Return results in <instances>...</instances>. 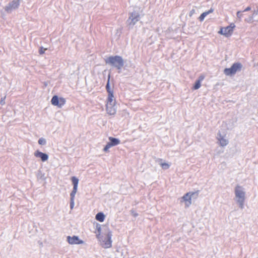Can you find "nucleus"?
Here are the masks:
<instances>
[{"instance_id":"f257e3e1","label":"nucleus","mask_w":258,"mask_h":258,"mask_svg":"<svg viewBox=\"0 0 258 258\" xmlns=\"http://www.w3.org/2000/svg\"><path fill=\"white\" fill-rule=\"evenodd\" d=\"M106 63L120 70L124 64V61L121 56L116 55L108 57L106 59Z\"/></svg>"},{"instance_id":"f03ea898","label":"nucleus","mask_w":258,"mask_h":258,"mask_svg":"<svg viewBox=\"0 0 258 258\" xmlns=\"http://www.w3.org/2000/svg\"><path fill=\"white\" fill-rule=\"evenodd\" d=\"M111 232L107 231L104 236L100 232L97 235V238L101 242V245L104 248H109L111 246Z\"/></svg>"},{"instance_id":"7ed1b4c3","label":"nucleus","mask_w":258,"mask_h":258,"mask_svg":"<svg viewBox=\"0 0 258 258\" xmlns=\"http://www.w3.org/2000/svg\"><path fill=\"white\" fill-rule=\"evenodd\" d=\"M242 64L240 63H234L230 68H226L224 70V73L226 76H232L241 70Z\"/></svg>"},{"instance_id":"20e7f679","label":"nucleus","mask_w":258,"mask_h":258,"mask_svg":"<svg viewBox=\"0 0 258 258\" xmlns=\"http://www.w3.org/2000/svg\"><path fill=\"white\" fill-rule=\"evenodd\" d=\"M140 15L138 12H134L130 14V16L127 20V25L130 27H133L135 24L139 21Z\"/></svg>"},{"instance_id":"39448f33","label":"nucleus","mask_w":258,"mask_h":258,"mask_svg":"<svg viewBox=\"0 0 258 258\" xmlns=\"http://www.w3.org/2000/svg\"><path fill=\"white\" fill-rule=\"evenodd\" d=\"M20 5V1L19 0H14L11 2L9 3L6 7H5V10L6 12L8 13H11L13 11L17 9Z\"/></svg>"},{"instance_id":"423d86ee","label":"nucleus","mask_w":258,"mask_h":258,"mask_svg":"<svg viewBox=\"0 0 258 258\" xmlns=\"http://www.w3.org/2000/svg\"><path fill=\"white\" fill-rule=\"evenodd\" d=\"M235 27L234 24H230V26H227L225 28H222L219 33L226 36L230 35L233 31V28Z\"/></svg>"},{"instance_id":"0eeeda50","label":"nucleus","mask_w":258,"mask_h":258,"mask_svg":"<svg viewBox=\"0 0 258 258\" xmlns=\"http://www.w3.org/2000/svg\"><path fill=\"white\" fill-rule=\"evenodd\" d=\"M217 139L219 145L222 147L226 146L228 144V141L226 138L225 135H222L220 133L218 134Z\"/></svg>"},{"instance_id":"6e6552de","label":"nucleus","mask_w":258,"mask_h":258,"mask_svg":"<svg viewBox=\"0 0 258 258\" xmlns=\"http://www.w3.org/2000/svg\"><path fill=\"white\" fill-rule=\"evenodd\" d=\"M67 241L70 244H79L83 243V241L80 239L77 236H73L72 237L68 236L67 237Z\"/></svg>"},{"instance_id":"1a4fd4ad","label":"nucleus","mask_w":258,"mask_h":258,"mask_svg":"<svg viewBox=\"0 0 258 258\" xmlns=\"http://www.w3.org/2000/svg\"><path fill=\"white\" fill-rule=\"evenodd\" d=\"M106 110L107 113L110 115H114L116 112V109L115 104H106Z\"/></svg>"},{"instance_id":"9d476101","label":"nucleus","mask_w":258,"mask_h":258,"mask_svg":"<svg viewBox=\"0 0 258 258\" xmlns=\"http://www.w3.org/2000/svg\"><path fill=\"white\" fill-rule=\"evenodd\" d=\"M34 155L35 157L37 158H40L42 161L45 162L47 161L48 159V156L45 153H43L41 152H40L38 150H37L34 153Z\"/></svg>"},{"instance_id":"9b49d317","label":"nucleus","mask_w":258,"mask_h":258,"mask_svg":"<svg viewBox=\"0 0 258 258\" xmlns=\"http://www.w3.org/2000/svg\"><path fill=\"white\" fill-rule=\"evenodd\" d=\"M182 202L185 203L186 207L191 204V197L189 195H185L182 198Z\"/></svg>"},{"instance_id":"f8f14e48","label":"nucleus","mask_w":258,"mask_h":258,"mask_svg":"<svg viewBox=\"0 0 258 258\" xmlns=\"http://www.w3.org/2000/svg\"><path fill=\"white\" fill-rule=\"evenodd\" d=\"M72 181L74 185V187L71 194H76L77 191L79 179L77 177L73 176L72 178Z\"/></svg>"},{"instance_id":"ddd939ff","label":"nucleus","mask_w":258,"mask_h":258,"mask_svg":"<svg viewBox=\"0 0 258 258\" xmlns=\"http://www.w3.org/2000/svg\"><path fill=\"white\" fill-rule=\"evenodd\" d=\"M213 11L214 9L211 8L209 11L203 13L199 18V20L201 22L203 21L208 15L213 13Z\"/></svg>"},{"instance_id":"4468645a","label":"nucleus","mask_w":258,"mask_h":258,"mask_svg":"<svg viewBox=\"0 0 258 258\" xmlns=\"http://www.w3.org/2000/svg\"><path fill=\"white\" fill-rule=\"evenodd\" d=\"M115 101L114 99L113 92H109V94H108V95L107 101L106 104H115Z\"/></svg>"},{"instance_id":"2eb2a0df","label":"nucleus","mask_w":258,"mask_h":258,"mask_svg":"<svg viewBox=\"0 0 258 258\" xmlns=\"http://www.w3.org/2000/svg\"><path fill=\"white\" fill-rule=\"evenodd\" d=\"M108 139L109 140L110 143H111V144H112V145H113V146H116L119 144L120 143V140L116 138H114L113 137H109Z\"/></svg>"},{"instance_id":"dca6fc26","label":"nucleus","mask_w":258,"mask_h":258,"mask_svg":"<svg viewBox=\"0 0 258 258\" xmlns=\"http://www.w3.org/2000/svg\"><path fill=\"white\" fill-rule=\"evenodd\" d=\"M158 162L159 164L164 170L168 169L170 166V163L167 162H163L161 159L159 160Z\"/></svg>"},{"instance_id":"f3484780","label":"nucleus","mask_w":258,"mask_h":258,"mask_svg":"<svg viewBox=\"0 0 258 258\" xmlns=\"http://www.w3.org/2000/svg\"><path fill=\"white\" fill-rule=\"evenodd\" d=\"M105 216L102 213H98L96 215V219L100 222H103L104 220Z\"/></svg>"},{"instance_id":"a211bd4d","label":"nucleus","mask_w":258,"mask_h":258,"mask_svg":"<svg viewBox=\"0 0 258 258\" xmlns=\"http://www.w3.org/2000/svg\"><path fill=\"white\" fill-rule=\"evenodd\" d=\"M52 105L57 106L58 105L59 98L57 96H54L51 100Z\"/></svg>"},{"instance_id":"6ab92c4d","label":"nucleus","mask_w":258,"mask_h":258,"mask_svg":"<svg viewBox=\"0 0 258 258\" xmlns=\"http://www.w3.org/2000/svg\"><path fill=\"white\" fill-rule=\"evenodd\" d=\"M235 194H244L245 191L242 187L237 186L235 188Z\"/></svg>"},{"instance_id":"aec40b11","label":"nucleus","mask_w":258,"mask_h":258,"mask_svg":"<svg viewBox=\"0 0 258 258\" xmlns=\"http://www.w3.org/2000/svg\"><path fill=\"white\" fill-rule=\"evenodd\" d=\"M201 86V83L200 82V81L197 80L194 86L193 89L195 90H197L200 88Z\"/></svg>"},{"instance_id":"412c9836","label":"nucleus","mask_w":258,"mask_h":258,"mask_svg":"<svg viewBox=\"0 0 258 258\" xmlns=\"http://www.w3.org/2000/svg\"><path fill=\"white\" fill-rule=\"evenodd\" d=\"M66 103V100L63 98H59V102L58 105H57L58 107H61L62 106H63Z\"/></svg>"},{"instance_id":"4be33fe9","label":"nucleus","mask_w":258,"mask_h":258,"mask_svg":"<svg viewBox=\"0 0 258 258\" xmlns=\"http://www.w3.org/2000/svg\"><path fill=\"white\" fill-rule=\"evenodd\" d=\"M113 147V145H112V144H111V143L109 142H108L107 145H106V146L104 147L103 150L105 152H107L109 150V148H110L111 147Z\"/></svg>"},{"instance_id":"5701e85b","label":"nucleus","mask_w":258,"mask_h":258,"mask_svg":"<svg viewBox=\"0 0 258 258\" xmlns=\"http://www.w3.org/2000/svg\"><path fill=\"white\" fill-rule=\"evenodd\" d=\"M113 147V145H112V144H111V143L109 142H108L107 145H106V146L104 147L103 150L105 152H107L109 150V148H110L111 147Z\"/></svg>"},{"instance_id":"b1692460","label":"nucleus","mask_w":258,"mask_h":258,"mask_svg":"<svg viewBox=\"0 0 258 258\" xmlns=\"http://www.w3.org/2000/svg\"><path fill=\"white\" fill-rule=\"evenodd\" d=\"M38 143L40 145H44L46 144V140L44 138H40L38 140Z\"/></svg>"},{"instance_id":"393cba45","label":"nucleus","mask_w":258,"mask_h":258,"mask_svg":"<svg viewBox=\"0 0 258 258\" xmlns=\"http://www.w3.org/2000/svg\"><path fill=\"white\" fill-rule=\"evenodd\" d=\"M253 16H250L248 18L246 19L245 21L247 23H250L253 22Z\"/></svg>"},{"instance_id":"a878e982","label":"nucleus","mask_w":258,"mask_h":258,"mask_svg":"<svg viewBox=\"0 0 258 258\" xmlns=\"http://www.w3.org/2000/svg\"><path fill=\"white\" fill-rule=\"evenodd\" d=\"M242 12L241 11H238L237 12V14H236V15H237V17L239 19H241V18L243 16V15L242 14Z\"/></svg>"},{"instance_id":"bb28decb","label":"nucleus","mask_w":258,"mask_h":258,"mask_svg":"<svg viewBox=\"0 0 258 258\" xmlns=\"http://www.w3.org/2000/svg\"><path fill=\"white\" fill-rule=\"evenodd\" d=\"M106 89H107V91L108 94H109V92H113V91L110 88L109 84V80L108 81V82H107V84L106 85Z\"/></svg>"},{"instance_id":"cd10ccee","label":"nucleus","mask_w":258,"mask_h":258,"mask_svg":"<svg viewBox=\"0 0 258 258\" xmlns=\"http://www.w3.org/2000/svg\"><path fill=\"white\" fill-rule=\"evenodd\" d=\"M46 49V48H43V47H41L39 51V53L40 54H43Z\"/></svg>"},{"instance_id":"c85d7f7f","label":"nucleus","mask_w":258,"mask_h":258,"mask_svg":"<svg viewBox=\"0 0 258 258\" xmlns=\"http://www.w3.org/2000/svg\"><path fill=\"white\" fill-rule=\"evenodd\" d=\"M257 15H258V9L257 10H254L253 12V14H252V16H253V17H254L255 16H256Z\"/></svg>"},{"instance_id":"c756f323","label":"nucleus","mask_w":258,"mask_h":258,"mask_svg":"<svg viewBox=\"0 0 258 258\" xmlns=\"http://www.w3.org/2000/svg\"><path fill=\"white\" fill-rule=\"evenodd\" d=\"M251 10V7H247L246 8H245L244 11H243V12H247V11H249Z\"/></svg>"},{"instance_id":"7c9ffc66","label":"nucleus","mask_w":258,"mask_h":258,"mask_svg":"<svg viewBox=\"0 0 258 258\" xmlns=\"http://www.w3.org/2000/svg\"><path fill=\"white\" fill-rule=\"evenodd\" d=\"M73 196L71 198V200L72 201L73 200V199H74V195H72ZM73 205H74V203H73V201L72 202L71 204V208L72 209L73 207Z\"/></svg>"},{"instance_id":"2f4dec72","label":"nucleus","mask_w":258,"mask_h":258,"mask_svg":"<svg viewBox=\"0 0 258 258\" xmlns=\"http://www.w3.org/2000/svg\"><path fill=\"white\" fill-rule=\"evenodd\" d=\"M204 77L203 76H201L199 78V79L198 80V81H200V82L201 83V82L204 80Z\"/></svg>"},{"instance_id":"473e14b6","label":"nucleus","mask_w":258,"mask_h":258,"mask_svg":"<svg viewBox=\"0 0 258 258\" xmlns=\"http://www.w3.org/2000/svg\"><path fill=\"white\" fill-rule=\"evenodd\" d=\"M195 11L194 10H192L190 12V16H191L194 13Z\"/></svg>"},{"instance_id":"72a5a7b5","label":"nucleus","mask_w":258,"mask_h":258,"mask_svg":"<svg viewBox=\"0 0 258 258\" xmlns=\"http://www.w3.org/2000/svg\"><path fill=\"white\" fill-rule=\"evenodd\" d=\"M187 194H190V192H187ZM191 194H195V192H191Z\"/></svg>"},{"instance_id":"f704fd0d","label":"nucleus","mask_w":258,"mask_h":258,"mask_svg":"<svg viewBox=\"0 0 258 258\" xmlns=\"http://www.w3.org/2000/svg\"><path fill=\"white\" fill-rule=\"evenodd\" d=\"M100 231V228H99L98 229V231L99 232Z\"/></svg>"}]
</instances>
